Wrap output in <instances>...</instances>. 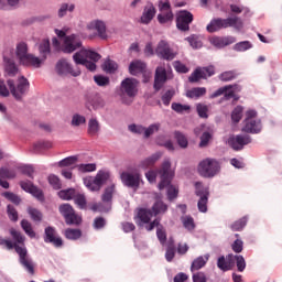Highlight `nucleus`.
<instances>
[{
  "instance_id": "f257e3e1",
  "label": "nucleus",
  "mask_w": 282,
  "mask_h": 282,
  "mask_svg": "<svg viewBox=\"0 0 282 282\" xmlns=\"http://www.w3.org/2000/svg\"><path fill=\"white\" fill-rule=\"evenodd\" d=\"M102 58L100 54L89 48H80L73 55V61L76 65H84L89 72H96V63Z\"/></svg>"
},
{
  "instance_id": "f03ea898",
  "label": "nucleus",
  "mask_w": 282,
  "mask_h": 282,
  "mask_svg": "<svg viewBox=\"0 0 282 282\" xmlns=\"http://www.w3.org/2000/svg\"><path fill=\"white\" fill-rule=\"evenodd\" d=\"M9 235L13 239L3 238L0 236V246L3 247L6 250H15L17 254H19V250H28L25 248V235L20 230L14 228L9 229Z\"/></svg>"
},
{
  "instance_id": "7ed1b4c3",
  "label": "nucleus",
  "mask_w": 282,
  "mask_h": 282,
  "mask_svg": "<svg viewBox=\"0 0 282 282\" xmlns=\"http://www.w3.org/2000/svg\"><path fill=\"white\" fill-rule=\"evenodd\" d=\"M228 28H234L235 30L243 29V21L239 17H231L227 19H213L207 25V32L214 33L219 32V30H226Z\"/></svg>"
},
{
  "instance_id": "20e7f679",
  "label": "nucleus",
  "mask_w": 282,
  "mask_h": 282,
  "mask_svg": "<svg viewBox=\"0 0 282 282\" xmlns=\"http://www.w3.org/2000/svg\"><path fill=\"white\" fill-rule=\"evenodd\" d=\"M220 170L221 166L219 165V161L210 158L200 161L197 167L200 177L206 178L215 177V175H217V173H219Z\"/></svg>"
},
{
  "instance_id": "39448f33",
  "label": "nucleus",
  "mask_w": 282,
  "mask_h": 282,
  "mask_svg": "<svg viewBox=\"0 0 282 282\" xmlns=\"http://www.w3.org/2000/svg\"><path fill=\"white\" fill-rule=\"evenodd\" d=\"M257 110L250 109L246 111L245 126L241 129L243 133H261L263 124L261 119H257Z\"/></svg>"
},
{
  "instance_id": "423d86ee",
  "label": "nucleus",
  "mask_w": 282,
  "mask_h": 282,
  "mask_svg": "<svg viewBox=\"0 0 282 282\" xmlns=\"http://www.w3.org/2000/svg\"><path fill=\"white\" fill-rule=\"evenodd\" d=\"M17 56L22 65H32V67H41V58L33 54H28V44L21 42L17 45Z\"/></svg>"
},
{
  "instance_id": "0eeeda50",
  "label": "nucleus",
  "mask_w": 282,
  "mask_h": 282,
  "mask_svg": "<svg viewBox=\"0 0 282 282\" xmlns=\"http://www.w3.org/2000/svg\"><path fill=\"white\" fill-rule=\"evenodd\" d=\"M110 177L109 172L99 171L95 177L88 176L84 178V184L88 191L96 193L102 188L104 184H107Z\"/></svg>"
},
{
  "instance_id": "6e6552de",
  "label": "nucleus",
  "mask_w": 282,
  "mask_h": 282,
  "mask_svg": "<svg viewBox=\"0 0 282 282\" xmlns=\"http://www.w3.org/2000/svg\"><path fill=\"white\" fill-rule=\"evenodd\" d=\"M7 85L15 100H22L23 96L30 91V82L24 76L18 79L17 86L13 79H9Z\"/></svg>"
},
{
  "instance_id": "1a4fd4ad",
  "label": "nucleus",
  "mask_w": 282,
  "mask_h": 282,
  "mask_svg": "<svg viewBox=\"0 0 282 282\" xmlns=\"http://www.w3.org/2000/svg\"><path fill=\"white\" fill-rule=\"evenodd\" d=\"M153 213L151 212V209H147V208H141L139 209L138 212V219H139V223L138 225L139 226H144L145 225V230H148V232H151V230H153L155 227L158 228L160 226V219H154L152 223H151V217H153Z\"/></svg>"
},
{
  "instance_id": "9d476101",
  "label": "nucleus",
  "mask_w": 282,
  "mask_h": 282,
  "mask_svg": "<svg viewBox=\"0 0 282 282\" xmlns=\"http://www.w3.org/2000/svg\"><path fill=\"white\" fill-rule=\"evenodd\" d=\"M195 188V195L199 197L197 203L199 213H208V197H210V192L202 185V182H196Z\"/></svg>"
},
{
  "instance_id": "9b49d317",
  "label": "nucleus",
  "mask_w": 282,
  "mask_h": 282,
  "mask_svg": "<svg viewBox=\"0 0 282 282\" xmlns=\"http://www.w3.org/2000/svg\"><path fill=\"white\" fill-rule=\"evenodd\" d=\"M159 174L161 175V182L159 183L160 191L166 188V186H171V181L173 180V171H171V160L165 159L159 170Z\"/></svg>"
},
{
  "instance_id": "f8f14e48",
  "label": "nucleus",
  "mask_w": 282,
  "mask_h": 282,
  "mask_svg": "<svg viewBox=\"0 0 282 282\" xmlns=\"http://www.w3.org/2000/svg\"><path fill=\"white\" fill-rule=\"evenodd\" d=\"M80 47H83V41H80L78 35L70 34L64 37L62 43V52H64V54H74V52L80 50Z\"/></svg>"
},
{
  "instance_id": "ddd939ff",
  "label": "nucleus",
  "mask_w": 282,
  "mask_h": 282,
  "mask_svg": "<svg viewBox=\"0 0 282 282\" xmlns=\"http://www.w3.org/2000/svg\"><path fill=\"white\" fill-rule=\"evenodd\" d=\"M194 17L187 10H181L176 13V28L181 32H188L191 30V23H193Z\"/></svg>"
},
{
  "instance_id": "4468645a",
  "label": "nucleus",
  "mask_w": 282,
  "mask_h": 282,
  "mask_svg": "<svg viewBox=\"0 0 282 282\" xmlns=\"http://www.w3.org/2000/svg\"><path fill=\"white\" fill-rule=\"evenodd\" d=\"M138 79L135 78H126L121 82V94L128 98H135L138 96Z\"/></svg>"
},
{
  "instance_id": "2eb2a0df",
  "label": "nucleus",
  "mask_w": 282,
  "mask_h": 282,
  "mask_svg": "<svg viewBox=\"0 0 282 282\" xmlns=\"http://www.w3.org/2000/svg\"><path fill=\"white\" fill-rule=\"evenodd\" d=\"M252 142V138L248 134L231 135L227 140V144L234 149V151H242L247 144Z\"/></svg>"
},
{
  "instance_id": "dca6fc26",
  "label": "nucleus",
  "mask_w": 282,
  "mask_h": 282,
  "mask_svg": "<svg viewBox=\"0 0 282 282\" xmlns=\"http://www.w3.org/2000/svg\"><path fill=\"white\" fill-rule=\"evenodd\" d=\"M155 54L159 56V58H162L163 61H173L175 58L176 54L173 52V48H171V45L165 40H161L155 48Z\"/></svg>"
},
{
  "instance_id": "f3484780",
  "label": "nucleus",
  "mask_w": 282,
  "mask_h": 282,
  "mask_svg": "<svg viewBox=\"0 0 282 282\" xmlns=\"http://www.w3.org/2000/svg\"><path fill=\"white\" fill-rule=\"evenodd\" d=\"M120 180L124 186L128 188H140V174L139 173H129L122 172Z\"/></svg>"
},
{
  "instance_id": "a211bd4d",
  "label": "nucleus",
  "mask_w": 282,
  "mask_h": 282,
  "mask_svg": "<svg viewBox=\"0 0 282 282\" xmlns=\"http://www.w3.org/2000/svg\"><path fill=\"white\" fill-rule=\"evenodd\" d=\"M19 261L29 274L34 275V261L28 256V250L18 249Z\"/></svg>"
},
{
  "instance_id": "6ab92c4d",
  "label": "nucleus",
  "mask_w": 282,
  "mask_h": 282,
  "mask_svg": "<svg viewBox=\"0 0 282 282\" xmlns=\"http://www.w3.org/2000/svg\"><path fill=\"white\" fill-rule=\"evenodd\" d=\"M169 80V76L166 75V68L164 66H159L155 69L154 75V89L155 91H160L164 87V84Z\"/></svg>"
},
{
  "instance_id": "aec40b11",
  "label": "nucleus",
  "mask_w": 282,
  "mask_h": 282,
  "mask_svg": "<svg viewBox=\"0 0 282 282\" xmlns=\"http://www.w3.org/2000/svg\"><path fill=\"white\" fill-rule=\"evenodd\" d=\"M56 72L59 76H67V74H72V76H80V70L74 72L72 64L66 59H61L57 62Z\"/></svg>"
},
{
  "instance_id": "412c9836",
  "label": "nucleus",
  "mask_w": 282,
  "mask_h": 282,
  "mask_svg": "<svg viewBox=\"0 0 282 282\" xmlns=\"http://www.w3.org/2000/svg\"><path fill=\"white\" fill-rule=\"evenodd\" d=\"M234 258H235V254L232 253H229L226 257L225 256L219 257L217 260V268L220 269L221 272H228L232 270V268L235 267Z\"/></svg>"
},
{
  "instance_id": "4be33fe9",
  "label": "nucleus",
  "mask_w": 282,
  "mask_h": 282,
  "mask_svg": "<svg viewBox=\"0 0 282 282\" xmlns=\"http://www.w3.org/2000/svg\"><path fill=\"white\" fill-rule=\"evenodd\" d=\"M45 243H53L55 248H61L63 246V239L56 237V229L54 227H46L45 228Z\"/></svg>"
},
{
  "instance_id": "5701e85b",
  "label": "nucleus",
  "mask_w": 282,
  "mask_h": 282,
  "mask_svg": "<svg viewBox=\"0 0 282 282\" xmlns=\"http://www.w3.org/2000/svg\"><path fill=\"white\" fill-rule=\"evenodd\" d=\"M212 45L214 47H218L221 50L223 47H228V45H232V43H237V39L235 36H216L210 40Z\"/></svg>"
},
{
  "instance_id": "b1692460",
  "label": "nucleus",
  "mask_w": 282,
  "mask_h": 282,
  "mask_svg": "<svg viewBox=\"0 0 282 282\" xmlns=\"http://www.w3.org/2000/svg\"><path fill=\"white\" fill-rule=\"evenodd\" d=\"M155 12L158 11L155 10V7L153 6V3H148L141 15V23H143L144 25H149V22L153 21V18L155 17Z\"/></svg>"
},
{
  "instance_id": "393cba45",
  "label": "nucleus",
  "mask_w": 282,
  "mask_h": 282,
  "mask_svg": "<svg viewBox=\"0 0 282 282\" xmlns=\"http://www.w3.org/2000/svg\"><path fill=\"white\" fill-rule=\"evenodd\" d=\"M88 30H96L98 36L101 39H107V26L102 21H94L88 24Z\"/></svg>"
},
{
  "instance_id": "a878e982",
  "label": "nucleus",
  "mask_w": 282,
  "mask_h": 282,
  "mask_svg": "<svg viewBox=\"0 0 282 282\" xmlns=\"http://www.w3.org/2000/svg\"><path fill=\"white\" fill-rule=\"evenodd\" d=\"M169 210V205H166L160 197H156L155 203L153 204L151 212L154 217H158V215H164Z\"/></svg>"
},
{
  "instance_id": "bb28decb",
  "label": "nucleus",
  "mask_w": 282,
  "mask_h": 282,
  "mask_svg": "<svg viewBox=\"0 0 282 282\" xmlns=\"http://www.w3.org/2000/svg\"><path fill=\"white\" fill-rule=\"evenodd\" d=\"M88 109H102V107H105V99H102L100 96L98 95H94L91 97H89L87 104H86Z\"/></svg>"
},
{
  "instance_id": "cd10ccee",
  "label": "nucleus",
  "mask_w": 282,
  "mask_h": 282,
  "mask_svg": "<svg viewBox=\"0 0 282 282\" xmlns=\"http://www.w3.org/2000/svg\"><path fill=\"white\" fill-rule=\"evenodd\" d=\"M147 69V64H144L140 59H134L129 66V72L132 76H138V74H142Z\"/></svg>"
},
{
  "instance_id": "c85d7f7f",
  "label": "nucleus",
  "mask_w": 282,
  "mask_h": 282,
  "mask_svg": "<svg viewBox=\"0 0 282 282\" xmlns=\"http://www.w3.org/2000/svg\"><path fill=\"white\" fill-rule=\"evenodd\" d=\"M4 70L8 76L14 77L17 74H19V67L14 63V59L4 57Z\"/></svg>"
},
{
  "instance_id": "c756f323",
  "label": "nucleus",
  "mask_w": 282,
  "mask_h": 282,
  "mask_svg": "<svg viewBox=\"0 0 282 282\" xmlns=\"http://www.w3.org/2000/svg\"><path fill=\"white\" fill-rule=\"evenodd\" d=\"M208 259H210V254L199 256L196 258L191 265V271L195 272L197 270H202L208 263Z\"/></svg>"
},
{
  "instance_id": "7c9ffc66",
  "label": "nucleus",
  "mask_w": 282,
  "mask_h": 282,
  "mask_svg": "<svg viewBox=\"0 0 282 282\" xmlns=\"http://www.w3.org/2000/svg\"><path fill=\"white\" fill-rule=\"evenodd\" d=\"M162 158V152H156L140 163L141 169H151Z\"/></svg>"
},
{
  "instance_id": "2f4dec72",
  "label": "nucleus",
  "mask_w": 282,
  "mask_h": 282,
  "mask_svg": "<svg viewBox=\"0 0 282 282\" xmlns=\"http://www.w3.org/2000/svg\"><path fill=\"white\" fill-rule=\"evenodd\" d=\"M64 237L69 241H78L83 237V231L80 229L67 228L64 230Z\"/></svg>"
},
{
  "instance_id": "473e14b6",
  "label": "nucleus",
  "mask_w": 282,
  "mask_h": 282,
  "mask_svg": "<svg viewBox=\"0 0 282 282\" xmlns=\"http://www.w3.org/2000/svg\"><path fill=\"white\" fill-rule=\"evenodd\" d=\"M187 43H189L191 47L193 50H199L203 47L204 43L202 42V36L192 34L188 37L185 39Z\"/></svg>"
},
{
  "instance_id": "72a5a7b5",
  "label": "nucleus",
  "mask_w": 282,
  "mask_h": 282,
  "mask_svg": "<svg viewBox=\"0 0 282 282\" xmlns=\"http://www.w3.org/2000/svg\"><path fill=\"white\" fill-rule=\"evenodd\" d=\"M20 225L22 230H24L25 235H28V237H30L31 239H34V237H36V232L32 228V223L30 220L22 219Z\"/></svg>"
},
{
  "instance_id": "f704fd0d",
  "label": "nucleus",
  "mask_w": 282,
  "mask_h": 282,
  "mask_svg": "<svg viewBox=\"0 0 282 282\" xmlns=\"http://www.w3.org/2000/svg\"><path fill=\"white\" fill-rule=\"evenodd\" d=\"M247 224H248V216H243L242 218L231 224L230 228L234 232H240V230H243V228H246Z\"/></svg>"
},
{
  "instance_id": "c9c22d12",
  "label": "nucleus",
  "mask_w": 282,
  "mask_h": 282,
  "mask_svg": "<svg viewBox=\"0 0 282 282\" xmlns=\"http://www.w3.org/2000/svg\"><path fill=\"white\" fill-rule=\"evenodd\" d=\"M239 77V72L237 70H227L224 72L219 75V80H221L223 83H228L230 80H235V78Z\"/></svg>"
},
{
  "instance_id": "e433bc0d",
  "label": "nucleus",
  "mask_w": 282,
  "mask_h": 282,
  "mask_svg": "<svg viewBox=\"0 0 282 282\" xmlns=\"http://www.w3.org/2000/svg\"><path fill=\"white\" fill-rule=\"evenodd\" d=\"M187 98H202V96H206V88L204 87H196L187 90L186 93Z\"/></svg>"
},
{
  "instance_id": "4c0bfd02",
  "label": "nucleus",
  "mask_w": 282,
  "mask_h": 282,
  "mask_svg": "<svg viewBox=\"0 0 282 282\" xmlns=\"http://www.w3.org/2000/svg\"><path fill=\"white\" fill-rule=\"evenodd\" d=\"M173 19H174L173 11H161V13L158 15V21L162 25H164V23L173 22Z\"/></svg>"
},
{
  "instance_id": "58836bf2",
  "label": "nucleus",
  "mask_w": 282,
  "mask_h": 282,
  "mask_svg": "<svg viewBox=\"0 0 282 282\" xmlns=\"http://www.w3.org/2000/svg\"><path fill=\"white\" fill-rule=\"evenodd\" d=\"M74 202L79 210H87V197H85V194H75Z\"/></svg>"
},
{
  "instance_id": "ea45409f",
  "label": "nucleus",
  "mask_w": 282,
  "mask_h": 282,
  "mask_svg": "<svg viewBox=\"0 0 282 282\" xmlns=\"http://www.w3.org/2000/svg\"><path fill=\"white\" fill-rule=\"evenodd\" d=\"M102 69L106 72V74H116L118 70V64L112 59H106L102 65Z\"/></svg>"
},
{
  "instance_id": "a19ab883",
  "label": "nucleus",
  "mask_w": 282,
  "mask_h": 282,
  "mask_svg": "<svg viewBox=\"0 0 282 282\" xmlns=\"http://www.w3.org/2000/svg\"><path fill=\"white\" fill-rule=\"evenodd\" d=\"M58 197L61 199L69 202L70 199H74L76 197V189L74 188L62 189L58 192Z\"/></svg>"
},
{
  "instance_id": "79ce46f5",
  "label": "nucleus",
  "mask_w": 282,
  "mask_h": 282,
  "mask_svg": "<svg viewBox=\"0 0 282 282\" xmlns=\"http://www.w3.org/2000/svg\"><path fill=\"white\" fill-rule=\"evenodd\" d=\"M65 223L67 226H80V224H83V217L75 212L70 214L69 217L65 218Z\"/></svg>"
},
{
  "instance_id": "37998d69",
  "label": "nucleus",
  "mask_w": 282,
  "mask_h": 282,
  "mask_svg": "<svg viewBox=\"0 0 282 282\" xmlns=\"http://www.w3.org/2000/svg\"><path fill=\"white\" fill-rule=\"evenodd\" d=\"M99 131H100V122H98L96 119H89V121H88V134L98 135Z\"/></svg>"
},
{
  "instance_id": "c03bdc74",
  "label": "nucleus",
  "mask_w": 282,
  "mask_h": 282,
  "mask_svg": "<svg viewBox=\"0 0 282 282\" xmlns=\"http://www.w3.org/2000/svg\"><path fill=\"white\" fill-rule=\"evenodd\" d=\"M174 137L181 149H186L188 147V139L186 138V135H184V133L176 131L174 132Z\"/></svg>"
},
{
  "instance_id": "a18cd8bd",
  "label": "nucleus",
  "mask_w": 282,
  "mask_h": 282,
  "mask_svg": "<svg viewBox=\"0 0 282 282\" xmlns=\"http://www.w3.org/2000/svg\"><path fill=\"white\" fill-rule=\"evenodd\" d=\"M115 192H116V185L108 186L101 196V200L105 203L111 202L113 199Z\"/></svg>"
},
{
  "instance_id": "49530a36",
  "label": "nucleus",
  "mask_w": 282,
  "mask_h": 282,
  "mask_svg": "<svg viewBox=\"0 0 282 282\" xmlns=\"http://www.w3.org/2000/svg\"><path fill=\"white\" fill-rule=\"evenodd\" d=\"M39 52L42 56V61L47 58V54H50V40H44L39 46Z\"/></svg>"
},
{
  "instance_id": "de8ad7c7",
  "label": "nucleus",
  "mask_w": 282,
  "mask_h": 282,
  "mask_svg": "<svg viewBox=\"0 0 282 282\" xmlns=\"http://www.w3.org/2000/svg\"><path fill=\"white\" fill-rule=\"evenodd\" d=\"M175 97V89H167L162 96L161 100L165 107L171 105V100Z\"/></svg>"
},
{
  "instance_id": "09e8293b",
  "label": "nucleus",
  "mask_w": 282,
  "mask_h": 282,
  "mask_svg": "<svg viewBox=\"0 0 282 282\" xmlns=\"http://www.w3.org/2000/svg\"><path fill=\"white\" fill-rule=\"evenodd\" d=\"M33 149L35 153H41V151L52 149V143L50 141H39L34 143Z\"/></svg>"
},
{
  "instance_id": "8fccbe9b",
  "label": "nucleus",
  "mask_w": 282,
  "mask_h": 282,
  "mask_svg": "<svg viewBox=\"0 0 282 282\" xmlns=\"http://www.w3.org/2000/svg\"><path fill=\"white\" fill-rule=\"evenodd\" d=\"M59 213L64 219H67V217H69L73 213H76V210H74V207H72L69 204H62L59 206Z\"/></svg>"
},
{
  "instance_id": "3c124183",
  "label": "nucleus",
  "mask_w": 282,
  "mask_h": 282,
  "mask_svg": "<svg viewBox=\"0 0 282 282\" xmlns=\"http://www.w3.org/2000/svg\"><path fill=\"white\" fill-rule=\"evenodd\" d=\"M243 118V106H237L231 112L232 122H240Z\"/></svg>"
},
{
  "instance_id": "603ef678",
  "label": "nucleus",
  "mask_w": 282,
  "mask_h": 282,
  "mask_svg": "<svg viewBox=\"0 0 282 282\" xmlns=\"http://www.w3.org/2000/svg\"><path fill=\"white\" fill-rule=\"evenodd\" d=\"M48 184L55 189V191H61L63 187V184L61 183V178L58 176L51 174L47 177Z\"/></svg>"
},
{
  "instance_id": "864d4df0",
  "label": "nucleus",
  "mask_w": 282,
  "mask_h": 282,
  "mask_svg": "<svg viewBox=\"0 0 282 282\" xmlns=\"http://www.w3.org/2000/svg\"><path fill=\"white\" fill-rule=\"evenodd\" d=\"M17 173L8 167H0V180H14Z\"/></svg>"
},
{
  "instance_id": "5fc2aeb1",
  "label": "nucleus",
  "mask_w": 282,
  "mask_h": 282,
  "mask_svg": "<svg viewBox=\"0 0 282 282\" xmlns=\"http://www.w3.org/2000/svg\"><path fill=\"white\" fill-rule=\"evenodd\" d=\"M28 213L33 221H42L43 213H41V210L34 207H29Z\"/></svg>"
},
{
  "instance_id": "6e6d98bb",
  "label": "nucleus",
  "mask_w": 282,
  "mask_h": 282,
  "mask_svg": "<svg viewBox=\"0 0 282 282\" xmlns=\"http://www.w3.org/2000/svg\"><path fill=\"white\" fill-rule=\"evenodd\" d=\"M252 43L250 41H242L234 45L235 52H246L251 50Z\"/></svg>"
},
{
  "instance_id": "4d7b16f0",
  "label": "nucleus",
  "mask_w": 282,
  "mask_h": 282,
  "mask_svg": "<svg viewBox=\"0 0 282 282\" xmlns=\"http://www.w3.org/2000/svg\"><path fill=\"white\" fill-rule=\"evenodd\" d=\"M7 215L10 219V221H19V212H17V208H14V206L12 205H8L7 206Z\"/></svg>"
},
{
  "instance_id": "13d9d810",
  "label": "nucleus",
  "mask_w": 282,
  "mask_h": 282,
  "mask_svg": "<svg viewBox=\"0 0 282 282\" xmlns=\"http://www.w3.org/2000/svg\"><path fill=\"white\" fill-rule=\"evenodd\" d=\"M76 162H78V156H68L59 161L58 166H61V169H64L65 166H74Z\"/></svg>"
},
{
  "instance_id": "bf43d9fd",
  "label": "nucleus",
  "mask_w": 282,
  "mask_h": 282,
  "mask_svg": "<svg viewBox=\"0 0 282 282\" xmlns=\"http://www.w3.org/2000/svg\"><path fill=\"white\" fill-rule=\"evenodd\" d=\"M79 173H94L96 171V163H87L76 165Z\"/></svg>"
},
{
  "instance_id": "052dcab7",
  "label": "nucleus",
  "mask_w": 282,
  "mask_h": 282,
  "mask_svg": "<svg viewBox=\"0 0 282 282\" xmlns=\"http://www.w3.org/2000/svg\"><path fill=\"white\" fill-rule=\"evenodd\" d=\"M165 259L171 263L173 259H175V243L172 241L169 243L166 252H165Z\"/></svg>"
},
{
  "instance_id": "680f3d73",
  "label": "nucleus",
  "mask_w": 282,
  "mask_h": 282,
  "mask_svg": "<svg viewBox=\"0 0 282 282\" xmlns=\"http://www.w3.org/2000/svg\"><path fill=\"white\" fill-rule=\"evenodd\" d=\"M94 80L98 85V87H108L110 83L109 77L102 75H95Z\"/></svg>"
},
{
  "instance_id": "e2e57ef3",
  "label": "nucleus",
  "mask_w": 282,
  "mask_h": 282,
  "mask_svg": "<svg viewBox=\"0 0 282 282\" xmlns=\"http://www.w3.org/2000/svg\"><path fill=\"white\" fill-rule=\"evenodd\" d=\"M161 127L162 124L160 122L150 124L148 128H145V138H151L153 133H158Z\"/></svg>"
},
{
  "instance_id": "0e129e2a",
  "label": "nucleus",
  "mask_w": 282,
  "mask_h": 282,
  "mask_svg": "<svg viewBox=\"0 0 282 282\" xmlns=\"http://www.w3.org/2000/svg\"><path fill=\"white\" fill-rule=\"evenodd\" d=\"M204 77V73L202 72V68H196L189 76L188 80L189 83H198Z\"/></svg>"
},
{
  "instance_id": "69168bd1",
  "label": "nucleus",
  "mask_w": 282,
  "mask_h": 282,
  "mask_svg": "<svg viewBox=\"0 0 282 282\" xmlns=\"http://www.w3.org/2000/svg\"><path fill=\"white\" fill-rule=\"evenodd\" d=\"M172 110L176 113H184V111H191V106L173 102Z\"/></svg>"
},
{
  "instance_id": "338daca9",
  "label": "nucleus",
  "mask_w": 282,
  "mask_h": 282,
  "mask_svg": "<svg viewBox=\"0 0 282 282\" xmlns=\"http://www.w3.org/2000/svg\"><path fill=\"white\" fill-rule=\"evenodd\" d=\"M234 261H236L238 272H243V270H246V259L243 256H234Z\"/></svg>"
},
{
  "instance_id": "774afa93",
  "label": "nucleus",
  "mask_w": 282,
  "mask_h": 282,
  "mask_svg": "<svg viewBox=\"0 0 282 282\" xmlns=\"http://www.w3.org/2000/svg\"><path fill=\"white\" fill-rule=\"evenodd\" d=\"M196 111H197L199 118H208V106H206L204 104H197Z\"/></svg>"
}]
</instances>
